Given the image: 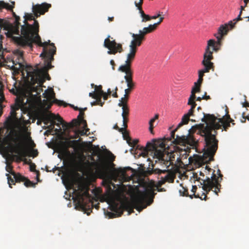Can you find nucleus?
Returning a JSON list of instances; mask_svg holds the SVG:
<instances>
[{"label":"nucleus","instance_id":"obj_64","mask_svg":"<svg viewBox=\"0 0 249 249\" xmlns=\"http://www.w3.org/2000/svg\"><path fill=\"white\" fill-rule=\"evenodd\" d=\"M6 2L3 1H0V9L5 8Z\"/></svg>","mask_w":249,"mask_h":249},{"label":"nucleus","instance_id":"obj_22","mask_svg":"<svg viewBox=\"0 0 249 249\" xmlns=\"http://www.w3.org/2000/svg\"><path fill=\"white\" fill-rule=\"evenodd\" d=\"M185 116V114L183 116L181 121L178 124L176 128H175L173 131L171 132V136L168 138L169 141H171L172 139L174 140L173 142L178 145H180L179 143H177L176 142V139L177 138V136L178 135L175 136V132L177 130L182 126L183 125L188 124L189 121V117H194L195 116H189L188 117L186 118L185 120H183L184 116Z\"/></svg>","mask_w":249,"mask_h":249},{"label":"nucleus","instance_id":"obj_32","mask_svg":"<svg viewBox=\"0 0 249 249\" xmlns=\"http://www.w3.org/2000/svg\"><path fill=\"white\" fill-rule=\"evenodd\" d=\"M159 118V115L158 114L155 115V117L151 119L149 122V130L151 134H154L153 128L154 126V123L155 122L156 120Z\"/></svg>","mask_w":249,"mask_h":249},{"label":"nucleus","instance_id":"obj_7","mask_svg":"<svg viewBox=\"0 0 249 249\" xmlns=\"http://www.w3.org/2000/svg\"><path fill=\"white\" fill-rule=\"evenodd\" d=\"M215 172V170L206 165L204 169V172L206 175L205 178H199L197 180H201L200 185L202 186V189L206 193L213 191L216 195H218V193L220 192L221 185L218 183Z\"/></svg>","mask_w":249,"mask_h":249},{"label":"nucleus","instance_id":"obj_14","mask_svg":"<svg viewBox=\"0 0 249 249\" xmlns=\"http://www.w3.org/2000/svg\"><path fill=\"white\" fill-rule=\"evenodd\" d=\"M200 85H196L194 83V86L192 88L191 91V94L189 98L187 104L191 106V108L188 110V112L185 114L183 120H185L189 116H195L194 109L196 107V104L195 101L196 98V93L200 92Z\"/></svg>","mask_w":249,"mask_h":249},{"label":"nucleus","instance_id":"obj_38","mask_svg":"<svg viewBox=\"0 0 249 249\" xmlns=\"http://www.w3.org/2000/svg\"><path fill=\"white\" fill-rule=\"evenodd\" d=\"M18 150L16 151V153L20 154V155L25 157L26 156V151L23 148H22L20 145L18 144L17 146Z\"/></svg>","mask_w":249,"mask_h":249},{"label":"nucleus","instance_id":"obj_42","mask_svg":"<svg viewBox=\"0 0 249 249\" xmlns=\"http://www.w3.org/2000/svg\"><path fill=\"white\" fill-rule=\"evenodd\" d=\"M121 132L122 133L124 139L126 140L127 142H128L129 140H131V138L129 136V133L126 129H124V131Z\"/></svg>","mask_w":249,"mask_h":249},{"label":"nucleus","instance_id":"obj_54","mask_svg":"<svg viewBox=\"0 0 249 249\" xmlns=\"http://www.w3.org/2000/svg\"><path fill=\"white\" fill-rule=\"evenodd\" d=\"M36 164L35 163H31V164L30 166V171L32 172H36Z\"/></svg>","mask_w":249,"mask_h":249},{"label":"nucleus","instance_id":"obj_26","mask_svg":"<svg viewBox=\"0 0 249 249\" xmlns=\"http://www.w3.org/2000/svg\"><path fill=\"white\" fill-rule=\"evenodd\" d=\"M74 184L75 186H73V194L74 195V197L77 196L79 191L82 192L88 189L84 184L78 181H75Z\"/></svg>","mask_w":249,"mask_h":249},{"label":"nucleus","instance_id":"obj_11","mask_svg":"<svg viewBox=\"0 0 249 249\" xmlns=\"http://www.w3.org/2000/svg\"><path fill=\"white\" fill-rule=\"evenodd\" d=\"M14 41L18 45L22 47L29 46L32 48L33 44L35 43L39 46L43 47V51H45L47 49V46L51 44L50 40H48V42H42L38 32L35 33L24 39L21 37H14Z\"/></svg>","mask_w":249,"mask_h":249},{"label":"nucleus","instance_id":"obj_29","mask_svg":"<svg viewBox=\"0 0 249 249\" xmlns=\"http://www.w3.org/2000/svg\"><path fill=\"white\" fill-rule=\"evenodd\" d=\"M50 45L52 47L49 49V51H47V49H46L45 51H43L40 54V56L45 55H54L55 53L56 48L54 46V44L53 43H52L50 44Z\"/></svg>","mask_w":249,"mask_h":249},{"label":"nucleus","instance_id":"obj_17","mask_svg":"<svg viewBox=\"0 0 249 249\" xmlns=\"http://www.w3.org/2000/svg\"><path fill=\"white\" fill-rule=\"evenodd\" d=\"M43 97L52 103L57 104L58 106L66 107L67 104L63 101L57 100L55 98V93L53 89H47L43 94Z\"/></svg>","mask_w":249,"mask_h":249},{"label":"nucleus","instance_id":"obj_43","mask_svg":"<svg viewBox=\"0 0 249 249\" xmlns=\"http://www.w3.org/2000/svg\"><path fill=\"white\" fill-rule=\"evenodd\" d=\"M184 148L183 149V151L185 152V153L183 154L181 157H180L182 160L183 159H187L188 155L187 154V152H190V148H189L188 146L186 148H185V146H184Z\"/></svg>","mask_w":249,"mask_h":249},{"label":"nucleus","instance_id":"obj_58","mask_svg":"<svg viewBox=\"0 0 249 249\" xmlns=\"http://www.w3.org/2000/svg\"><path fill=\"white\" fill-rule=\"evenodd\" d=\"M108 215L109 218H112L116 216V214L111 212H108Z\"/></svg>","mask_w":249,"mask_h":249},{"label":"nucleus","instance_id":"obj_61","mask_svg":"<svg viewBox=\"0 0 249 249\" xmlns=\"http://www.w3.org/2000/svg\"><path fill=\"white\" fill-rule=\"evenodd\" d=\"M97 95L96 93L94 91L92 92H90L89 93V96L92 97L93 99L96 98V97H97Z\"/></svg>","mask_w":249,"mask_h":249},{"label":"nucleus","instance_id":"obj_21","mask_svg":"<svg viewBox=\"0 0 249 249\" xmlns=\"http://www.w3.org/2000/svg\"><path fill=\"white\" fill-rule=\"evenodd\" d=\"M6 176L7 177L8 183L9 184V187L10 188L12 187L11 186L12 183L15 184V182H24V181L26 179V178L25 177L23 176L18 173H13L14 178H12L9 174H6Z\"/></svg>","mask_w":249,"mask_h":249},{"label":"nucleus","instance_id":"obj_6","mask_svg":"<svg viewBox=\"0 0 249 249\" xmlns=\"http://www.w3.org/2000/svg\"><path fill=\"white\" fill-rule=\"evenodd\" d=\"M96 168V171L102 179H113L116 181L118 178L124 180L129 176L126 175V171L132 170V168L127 167L125 168H116L113 163L110 164H107L104 161L99 162H93Z\"/></svg>","mask_w":249,"mask_h":249},{"label":"nucleus","instance_id":"obj_37","mask_svg":"<svg viewBox=\"0 0 249 249\" xmlns=\"http://www.w3.org/2000/svg\"><path fill=\"white\" fill-rule=\"evenodd\" d=\"M97 96H102L104 94V91L102 90V86L101 85L95 86V91Z\"/></svg>","mask_w":249,"mask_h":249},{"label":"nucleus","instance_id":"obj_49","mask_svg":"<svg viewBox=\"0 0 249 249\" xmlns=\"http://www.w3.org/2000/svg\"><path fill=\"white\" fill-rule=\"evenodd\" d=\"M217 174H218V177L216 176V178L218 180V183L220 184L222 180L223 175L221 173L220 169H218L217 170Z\"/></svg>","mask_w":249,"mask_h":249},{"label":"nucleus","instance_id":"obj_60","mask_svg":"<svg viewBox=\"0 0 249 249\" xmlns=\"http://www.w3.org/2000/svg\"><path fill=\"white\" fill-rule=\"evenodd\" d=\"M33 157L35 158L38 155V151L37 150H33L32 151Z\"/></svg>","mask_w":249,"mask_h":249},{"label":"nucleus","instance_id":"obj_33","mask_svg":"<svg viewBox=\"0 0 249 249\" xmlns=\"http://www.w3.org/2000/svg\"><path fill=\"white\" fill-rule=\"evenodd\" d=\"M11 11L12 12L13 17L15 18L14 24H13V25H14V26H15V27L17 26V29L19 30V26L20 25V23H19L20 17L17 15H16V14L13 11V10Z\"/></svg>","mask_w":249,"mask_h":249},{"label":"nucleus","instance_id":"obj_46","mask_svg":"<svg viewBox=\"0 0 249 249\" xmlns=\"http://www.w3.org/2000/svg\"><path fill=\"white\" fill-rule=\"evenodd\" d=\"M172 158H174V157H171V156H170L169 157V160H166L164 161V164H165V166H167V167H169L170 165L173 164V160L172 159Z\"/></svg>","mask_w":249,"mask_h":249},{"label":"nucleus","instance_id":"obj_1","mask_svg":"<svg viewBox=\"0 0 249 249\" xmlns=\"http://www.w3.org/2000/svg\"><path fill=\"white\" fill-rule=\"evenodd\" d=\"M203 117L201 119L202 122L206 125L202 124L203 128L201 133L205 136V148L203 155V160L205 162H210L214 160V156L218 148V141L216 139V130L223 127V130L227 131L231 126V122L234 120L227 114L222 118H218L213 114L202 113Z\"/></svg>","mask_w":249,"mask_h":249},{"label":"nucleus","instance_id":"obj_62","mask_svg":"<svg viewBox=\"0 0 249 249\" xmlns=\"http://www.w3.org/2000/svg\"><path fill=\"white\" fill-rule=\"evenodd\" d=\"M182 159L180 157H178L177 159V163L179 164V165H181V164H183V162L182 161Z\"/></svg>","mask_w":249,"mask_h":249},{"label":"nucleus","instance_id":"obj_12","mask_svg":"<svg viewBox=\"0 0 249 249\" xmlns=\"http://www.w3.org/2000/svg\"><path fill=\"white\" fill-rule=\"evenodd\" d=\"M135 58L126 56V60L124 64L121 65L118 71L124 73V79L127 84V87L133 89L135 87V84L133 81V70L132 68V63Z\"/></svg>","mask_w":249,"mask_h":249},{"label":"nucleus","instance_id":"obj_44","mask_svg":"<svg viewBox=\"0 0 249 249\" xmlns=\"http://www.w3.org/2000/svg\"><path fill=\"white\" fill-rule=\"evenodd\" d=\"M53 55H52V54H51V55H43L41 57H44L46 59L45 61H50V62H52V61H53V59H54Z\"/></svg>","mask_w":249,"mask_h":249},{"label":"nucleus","instance_id":"obj_28","mask_svg":"<svg viewBox=\"0 0 249 249\" xmlns=\"http://www.w3.org/2000/svg\"><path fill=\"white\" fill-rule=\"evenodd\" d=\"M89 128L84 129L83 130H76L74 131V134L73 136H70L69 137L70 139H76L79 137V135L81 136H84L87 134L88 132H89Z\"/></svg>","mask_w":249,"mask_h":249},{"label":"nucleus","instance_id":"obj_2","mask_svg":"<svg viewBox=\"0 0 249 249\" xmlns=\"http://www.w3.org/2000/svg\"><path fill=\"white\" fill-rule=\"evenodd\" d=\"M15 54L17 56L15 60L12 61V65L11 68H15L14 65L18 64L19 68L22 69V75L24 76L25 72L26 73V82L27 83V89L30 93L36 92L37 94H39L42 91L41 87L45 81L46 79L50 80L51 77L48 73L49 70L52 69L53 66L52 62L45 61L46 65L40 69L38 65H36L35 67L31 66H26L23 64L24 62L23 52L17 50L14 52ZM8 67H11L9 65Z\"/></svg>","mask_w":249,"mask_h":249},{"label":"nucleus","instance_id":"obj_52","mask_svg":"<svg viewBox=\"0 0 249 249\" xmlns=\"http://www.w3.org/2000/svg\"><path fill=\"white\" fill-rule=\"evenodd\" d=\"M242 117L243 119L241 120V122L242 123H245L246 119L249 121V114L246 115V114L245 112H243L242 113Z\"/></svg>","mask_w":249,"mask_h":249},{"label":"nucleus","instance_id":"obj_24","mask_svg":"<svg viewBox=\"0 0 249 249\" xmlns=\"http://www.w3.org/2000/svg\"><path fill=\"white\" fill-rule=\"evenodd\" d=\"M159 145L161 149H157L156 148L154 151V156L159 160L164 161L165 157L164 149L165 148V145L163 142H161L160 143Z\"/></svg>","mask_w":249,"mask_h":249},{"label":"nucleus","instance_id":"obj_55","mask_svg":"<svg viewBox=\"0 0 249 249\" xmlns=\"http://www.w3.org/2000/svg\"><path fill=\"white\" fill-rule=\"evenodd\" d=\"M156 187L157 188V191L158 192H165L166 190L164 188H161V187L158 186V182H157Z\"/></svg>","mask_w":249,"mask_h":249},{"label":"nucleus","instance_id":"obj_39","mask_svg":"<svg viewBox=\"0 0 249 249\" xmlns=\"http://www.w3.org/2000/svg\"><path fill=\"white\" fill-rule=\"evenodd\" d=\"M6 170L7 172L11 174L12 175H13V173H15L13 170V166L11 164V162H9L8 161H6Z\"/></svg>","mask_w":249,"mask_h":249},{"label":"nucleus","instance_id":"obj_57","mask_svg":"<svg viewBox=\"0 0 249 249\" xmlns=\"http://www.w3.org/2000/svg\"><path fill=\"white\" fill-rule=\"evenodd\" d=\"M113 128L115 129L118 130L120 132H123L124 130V128H120L118 126L117 124H116L114 125V126L113 127Z\"/></svg>","mask_w":249,"mask_h":249},{"label":"nucleus","instance_id":"obj_3","mask_svg":"<svg viewBox=\"0 0 249 249\" xmlns=\"http://www.w3.org/2000/svg\"><path fill=\"white\" fill-rule=\"evenodd\" d=\"M156 195V193L154 192L153 189L145 188L143 191H138L132 202L127 200L122 201L119 206L117 204H115L113 210L119 213V216H121L124 211H127L129 214L132 213L134 208L140 212L153 203Z\"/></svg>","mask_w":249,"mask_h":249},{"label":"nucleus","instance_id":"obj_50","mask_svg":"<svg viewBox=\"0 0 249 249\" xmlns=\"http://www.w3.org/2000/svg\"><path fill=\"white\" fill-rule=\"evenodd\" d=\"M123 126L124 127L123 128H124V129H126V128L127 127V122L128 121V118H125V117H124V118H123Z\"/></svg>","mask_w":249,"mask_h":249},{"label":"nucleus","instance_id":"obj_48","mask_svg":"<svg viewBox=\"0 0 249 249\" xmlns=\"http://www.w3.org/2000/svg\"><path fill=\"white\" fill-rule=\"evenodd\" d=\"M4 49L2 46V42L1 41H0V58L3 59H4V55H3Z\"/></svg>","mask_w":249,"mask_h":249},{"label":"nucleus","instance_id":"obj_18","mask_svg":"<svg viewBox=\"0 0 249 249\" xmlns=\"http://www.w3.org/2000/svg\"><path fill=\"white\" fill-rule=\"evenodd\" d=\"M84 197L89 198L88 189L82 192L79 191L77 193V196L74 198V201L76 202L77 204L81 208L85 210L86 209L87 204L85 202Z\"/></svg>","mask_w":249,"mask_h":249},{"label":"nucleus","instance_id":"obj_15","mask_svg":"<svg viewBox=\"0 0 249 249\" xmlns=\"http://www.w3.org/2000/svg\"><path fill=\"white\" fill-rule=\"evenodd\" d=\"M110 36H108L106 38L104 42V46L107 48L108 51V54H115L117 53H121L123 52L122 45L120 43H117L115 40H111Z\"/></svg>","mask_w":249,"mask_h":249},{"label":"nucleus","instance_id":"obj_10","mask_svg":"<svg viewBox=\"0 0 249 249\" xmlns=\"http://www.w3.org/2000/svg\"><path fill=\"white\" fill-rule=\"evenodd\" d=\"M202 124L193 126L189 130V133L187 136H177L176 139V142L177 143H179L180 145L186 146L189 145L192 147L193 148L196 147L197 144V141L194 137L193 134L194 133L196 129H198L197 134H199L201 136L205 138V136L202 134L201 131L203 128L201 126Z\"/></svg>","mask_w":249,"mask_h":249},{"label":"nucleus","instance_id":"obj_9","mask_svg":"<svg viewBox=\"0 0 249 249\" xmlns=\"http://www.w3.org/2000/svg\"><path fill=\"white\" fill-rule=\"evenodd\" d=\"M41 119L46 125L50 122H51L52 124L48 126V127L52 129L54 127V124L55 123L54 120H56L59 122L67 131H70L71 129H73L74 126L78 124V121L76 119L72 120L70 123H67L64 121L63 118L59 115H55L54 114L50 112L43 113L41 115Z\"/></svg>","mask_w":249,"mask_h":249},{"label":"nucleus","instance_id":"obj_56","mask_svg":"<svg viewBox=\"0 0 249 249\" xmlns=\"http://www.w3.org/2000/svg\"><path fill=\"white\" fill-rule=\"evenodd\" d=\"M14 8V6H12L10 5L8 3H6L5 8L12 11L13 10V8Z\"/></svg>","mask_w":249,"mask_h":249},{"label":"nucleus","instance_id":"obj_51","mask_svg":"<svg viewBox=\"0 0 249 249\" xmlns=\"http://www.w3.org/2000/svg\"><path fill=\"white\" fill-rule=\"evenodd\" d=\"M85 115L84 112L82 111V110L80 111L79 114L78 116H77V118L75 119L77 121H81L82 119H84V116Z\"/></svg>","mask_w":249,"mask_h":249},{"label":"nucleus","instance_id":"obj_41","mask_svg":"<svg viewBox=\"0 0 249 249\" xmlns=\"http://www.w3.org/2000/svg\"><path fill=\"white\" fill-rule=\"evenodd\" d=\"M24 184L27 187H35L36 184L30 181L29 179L26 178V179L24 181Z\"/></svg>","mask_w":249,"mask_h":249},{"label":"nucleus","instance_id":"obj_19","mask_svg":"<svg viewBox=\"0 0 249 249\" xmlns=\"http://www.w3.org/2000/svg\"><path fill=\"white\" fill-rule=\"evenodd\" d=\"M164 174H165V175H164L163 177H162V176H160V180L158 181L159 187H161L166 182L169 183H173L174 181L175 175L172 171H165Z\"/></svg>","mask_w":249,"mask_h":249},{"label":"nucleus","instance_id":"obj_59","mask_svg":"<svg viewBox=\"0 0 249 249\" xmlns=\"http://www.w3.org/2000/svg\"><path fill=\"white\" fill-rule=\"evenodd\" d=\"M203 79L202 78H199L197 81V82H195L196 85H201L202 82H203Z\"/></svg>","mask_w":249,"mask_h":249},{"label":"nucleus","instance_id":"obj_31","mask_svg":"<svg viewBox=\"0 0 249 249\" xmlns=\"http://www.w3.org/2000/svg\"><path fill=\"white\" fill-rule=\"evenodd\" d=\"M164 18L163 17H160L159 21L157 23H156L153 25L150 24L149 25L148 27H145V28H147V31H148V33H150L153 31H154L157 28V26L162 21Z\"/></svg>","mask_w":249,"mask_h":249},{"label":"nucleus","instance_id":"obj_8","mask_svg":"<svg viewBox=\"0 0 249 249\" xmlns=\"http://www.w3.org/2000/svg\"><path fill=\"white\" fill-rule=\"evenodd\" d=\"M28 102L26 96L17 97L15 104L11 107L10 116H9L4 123L5 126L8 129H13L15 126V120L17 119V110L22 109Z\"/></svg>","mask_w":249,"mask_h":249},{"label":"nucleus","instance_id":"obj_63","mask_svg":"<svg viewBox=\"0 0 249 249\" xmlns=\"http://www.w3.org/2000/svg\"><path fill=\"white\" fill-rule=\"evenodd\" d=\"M151 19V17L148 15H146V16H144V18H142V21L144 22L146 21H148Z\"/></svg>","mask_w":249,"mask_h":249},{"label":"nucleus","instance_id":"obj_13","mask_svg":"<svg viewBox=\"0 0 249 249\" xmlns=\"http://www.w3.org/2000/svg\"><path fill=\"white\" fill-rule=\"evenodd\" d=\"M147 30V28L144 27L142 30L139 31V34L130 33L133 39L130 42L129 46V51L127 54L126 56L135 58L138 47L141 45L142 41L145 39V36L148 33Z\"/></svg>","mask_w":249,"mask_h":249},{"label":"nucleus","instance_id":"obj_30","mask_svg":"<svg viewBox=\"0 0 249 249\" xmlns=\"http://www.w3.org/2000/svg\"><path fill=\"white\" fill-rule=\"evenodd\" d=\"M165 171H171V170L169 169L161 170L159 168H153L152 169L153 173L158 175V178L159 180H160V175L162 177H163L164 175H165V174H164Z\"/></svg>","mask_w":249,"mask_h":249},{"label":"nucleus","instance_id":"obj_25","mask_svg":"<svg viewBox=\"0 0 249 249\" xmlns=\"http://www.w3.org/2000/svg\"><path fill=\"white\" fill-rule=\"evenodd\" d=\"M197 187L196 186L194 185L192 186V189L191 192L193 193L192 195H190L189 196L191 198H193V196L196 198H199L201 200H206L207 199V194L208 193H206V192H202L201 194L197 193L196 194V190Z\"/></svg>","mask_w":249,"mask_h":249},{"label":"nucleus","instance_id":"obj_34","mask_svg":"<svg viewBox=\"0 0 249 249\" xmlns=\"http://www.w3.org/2000/svg\"><path fill=\"white\" fill-rule=\"evenodd\" d=\"M139 142L138 140L135 139L133 140H129L128 142H127L129 145L132 147H135L136 146H137V149H139L141 146H140L139 145H138V143Z\"/></svg>","mask_w":249,"mask_h":249},{"label":"nucleus","instance_id":"obj_36","mask_svg":"<svg viewBox=\"0 0 249 249\" xmlns=\"http://www.w3.org/2000/svg\"><path fill=\"white\" fill-rule=\"evenodd\" d=\"M142 0H140V1L137 2V1L135 2V4L136 6L138 7L139 9L140 10V13L141 14V16L142 18H144V16H146V15L144 14V12L142 9Z\"/></svg>","mask_w":249,"mask_h":249},{"label":"nucleus","instance_id":"obj_4","mask_svg":"<svg viewBox=\"0 0 249 249\" xmlns=\"http://www.w3.org/2000/svg\"><path fill=\"white\" fill-rule=\"evenodd\" d=\"M51 6L50 4L46 3L33 5L32 11L34 15L32 14H25L24 25L21 26V34L22 36H13V40L14 41V37H21L24 39L35 33L39 32V23L35 19V17L38 18L40 15L44 14L48 11Z\"/></svg>","mask_w":249,"mask_h":249},{"label":"nucleus","instance_id":"obj_23","mask_svg":"<svg viewBox=\"0 0 249 249\" xmlns=\"http://www.w3.org/2000/svg\"><path fill=\"white\" fill-rule=\"evenodd\" d=\"M78 140H66L65 141H60V144L62 147L69 153L70 152L68 151V149L70 147L73 148L74 150H76L77 146L79 144V141Z\"/></svg>","mask_w":249,"mask_h":249},{"label":"nucleus","instance_id":"obj_27","mask_svg":"<svg viewBox=\"0 0 249 249\" xmlns=\"http://www.w3.org/2000/svg\"><path fill=\"white\" fill-rule=\"evenodd\" d=\"M118 106L120 107H122L123 112L122 116L123 118H128L129 113V109L127 106V102L119 101Z\"/></svg>","mask_w":249,"mask_h":249},{"label":"nucleus","instance_id":"obj_16","mask_svg":"<svg viewBox=\"0 0 249 249\" xmlns=\"http://www.w3.org/2000/svg\"><path fill=\"white\" fill-rule=\"evenodd\" d=\"M0 27L3 28L5 30L8 31V36L13 38V35H19V31L13 24L10 23L7 20L0 18Z\"/></svg>","mask_w":249,"mask_h":249},{"label":"nucleus","instance_id":"obj_35","mask_svg":"<svg viewBox=\"0 0 249 249\" xmlns=\"http://www.w3.org/2000/svg\"><path fill=\"white\" fill-rule=\"evenodd\" d=\"M133 90L131 89L127 88L124 90L125 94L124 95V97L121 98V99L119 100V101H126L127 102L128 100V94L130 93L131 91Z\"/></svg>","mask_w":249,"mask_h":249},{"label":"nucleus","instance_id":"obj_20","mask_svg":"<svg viewBox=\"0 0 249 249\" xmlns=\"http://www.w3.org/2000/svg\"><path fill=\"white\" fill-rule=\"evenodd\" d=\"M155 140H153V142H148L145 147L141 146L140 148L141 153L139 154L140 156L146 157L148 154L149 151H154L157 147L156 144L155 143Z\"/></svg>","mask_w":249,"mask_h":249},{"label":"nucleus","instance_id":"obj_53","mask_svg":"<svg viewBox=\"0 0 249 249\" xmlns=\"http://www.w3.org/2000/svg\"><path fill=\"white\" fill-rule=\"evenodd\" d=\"M3 100H4V98L3 97H0V116L2 115V112H3L2 109L3 107V106L2 104V103Z\"/></svg>","mask_w":249,"mask_h":249},{"label":"nucleus","instance_id":"obj_40","mask_svg":"<svg viewBox=\"0 0 249 249\" xmlns=\"http://www.w3.org/2000/svg\"><path fill=\"white\" fill-rule=\"evenodd\" d=\"M181 186V188L179 190L180 195L182 196H189L190 195H189L187 189L182 186Z\"/></svg>","mask_w":249,"mask_h":249},{"label":"nucleus","instance_id":"obj_45","mask_svg":"<svg viewBox=\"0 0 249 249\" xmlns=\"http://www.w3.org/2000/svg\"><path fill=\"white\" fill-rule=\"evenodd\" d=\"M78 121V124H77L76 126H75L74 127H76L78 125H79L80 124H83L84 129L88 128H87V127H88L87 123L85 120L82 119V120H81L80 121Z\"/></svg>","mask_w":249,"mask_h":249},{"label":"nucleus","instance_id":"obj_5","mask_svg":"<svg viewBox=\"0 0 249 249\" xmlns=\"http://www.w3.org/2000/svg\"><path fill=\"white\" fill-rule=\"evenodd\" d=\"M228 31L229 29L227 25H222L218 28V33L214 35L217 38V41H216L214 39H210L208 41L207 46L202 62L204 68L201 70L204 73L209 72L211 69L213 71H214L213 63L211 61L213 59V51L217 52L219 50L221 45L222 37L227 34Z\"/></svg>","mask_w":249,"mask_h":249},{"label":"nucleus","instance_id":"obj_47","mask_svg":"<svg viewBox=\"0 0 249 249\" xmlns=\"http://www.w3.org/2000/svg\"><path fill=\"white\" fill-rule=\"evenodd\" d=\"M102 96H97L96 97V103H97V105H100L101 106H103V104H104V102H102Z\"/></svg>","mask_w":249,"mask_h":249}]
</instances>
